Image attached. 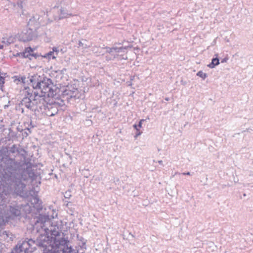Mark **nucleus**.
Wrapping results in <instances>:
<instances>
[{
  "label": "nucleus",
  "instance_id": "1",
  "mask_svg": "<svg viewBox=\"0 0 253 253\" xmlns=\"http://www.w3.org/2000/svg\"><path fill=\"white\" fill-rule=\"evenodd\" d=\"M40 78L39 76H34L30 80L33 88L36 90L35 95L40 97L49 96L51 90V81L45 78L42 80Z\"/></svg>",
  "mask_w": 253,
  "mask_h": 253
},
{
  "label": "nucleus",
  "instance_id": "2",
  "mask_svg": "<svg viewBox=\"0 0 253 253\" xmlns=\"http://www.w3.org/2000/svg\"><path fill=\"white\" fill-rule=\"evenodd\" d=\"M58 50L57 47H54L52 48V51H51L44 55H42V57L44 58H47L48 60L51 59V58L54 59L56 58V56L58 54Z\"/></svg>",
  "mask_w": 253,
  "mask_h": 253
},
{
  "label": "nucleus",
  "instance_id": "3",
  "mask_svg": "<svg viewBox=\"0 0 253 253\" xmlns=\"http://www.w3.org/2000/svg\"><path fill=\"white\" fill-rule=\"evenodd\" d=\"M33 49L31 47H28L25 49L22 54L24 57L29 58L31 56H33Z\"/></svg>",
  "mask_w": 253,
  "mask_h": 253
},
{
  "label": "nucleus",
  "instance_id": "4",
  "mask_svg": "<svg viewBox=\"0 0 253 253\" xmlns=\"http://www.w3.org/2000/svg\"><path fill=\"white\" fill-rule=\"evenodd\" d=\"M219 64V59L216 57L212 59L211 63L209 64L208 66L210 68H213L215 66L218 65Z\"/></svg>",
  "mask_w": 253,
  "mask_h": 253
},
{
  "label": "nucleus",
  "instance_id": "5",
  "mask_svg": "<svg viewBox=\"0 0 253 253\" xmlns=\"http://www.w3.org/2000/svg\"><path fill=\"white\" fill-rule=\"evenodd\" d=\"M197 75L198 76L201 77V78H202L204 80L207 77V74L206 73L203 72L202 71H199L197 73Z\"/></svg>",
  "mask_w": 253,
  "mask_h": 253
},
{
  "label": "nucleus",
  "instance_id": "6",
  "mask_svg": "<svg viewBox=\"0 0 253 253\" xmlns=\"http://www.w3.org/2000/svg\"><path fill=\"white\" fill-rule=\"evenodd\" d=\"M86 246L85 242L80 240V248L86 249Z\"/></svg>",
  "mask_w": 253,
  "mask_h": 253
},
{
  "label": "nucleus",
  "instance_id": "7",
  "mask_svg": "<svg viewBox=\"0 0 253 253\" xmlns=\"http://www.w3.org/2000/svg\"><path fill=\"white\" fill-rule=\"evenodd\" d=\"M144 121V120L143 119H142L139 122V124H138V127L139 128H141L142 127V122Z\"/></svg>",
  "mask_w": 253,
  "mask_h": 253
},
{
  "label": "nucleus",
  "instance_id": "8",
  "mask_svg": "<svg viewBox=\"0 0 253 253\" xmlns=\"http://www.w3.org/2000/svg\"><path fill=\"white\" fill-rule=\"evenodd\" d=\"M141 134V132L140 131L139 129H138V130H137V133L136 134L135 137H136L140 135Z\"/></svg>",
  "mask_w": 253,
  "mask_h": 253
},
{
  "label": "nucleus",
  "instance_id": "9",
  "mask_svg": "<svg viewBox=\"0 0 253 253\" xmlns=\"http://www.w3.org/2000/svg\"><path fill=\"white\" fill-rule=\"evenodd\" d=\"M4 79L2 77H0V81L2 82V84H3L4 83Z\"/></svg>",
  "mask_w": 253,
  "mask_h": 253
},
{
  "label": "nucleus",
  "instance_id": "10",
  "mask_svg": "<svg viewBox=\"0 0 253 253\" xmlns=\"http://www.w3.org/2000/svg\"><path fill=\"white\" fill-rule=\"evenodd\" d=\"M133 127L136 130H138V128H137V126L136 125H134Z\"/></svg>",
  "mask_w": 253,
  "mask_h": 253
},
{
  "label": "nucleus",
  "instance_id": "11",
  "mask_svg": "<svg viewBox=\"0 0 253 253\" xmlns=\"http://www.w3.org/2000/svg\"><path fill=\"white\" fill-rule=\"evenodd\" d=\"M183 174L184 175H190V172H187V173H183Z\"/></svg>",
  "mask_w": 253,
  "mask_h": 253
},
{
  "label": "nucleus",
  "instance_id": "12",
  "mask_svg": "<svg viewBox=\"0 0 253 253\" xmlns=\"http://www.w3.org/2000/svg\"><path fill=\"white\" fill-rule=\"evenodd\" d=\"M112 49L116 50V48H113L110 49L111 50H112Z\"/></svg>",
  "mask_w": 253,
  "mask_h": 253
},
{
  "label": "nucleus",
  "instance_id": "13",
  "mask_svg": "<svg viewBox=\"0 0 253 253\" xmlns=\"http://www.w3.org/2000/svg\"><path fill=\"white\" fill-rule=\"evenodd\" d=\"M53 115H54V114H52L50 116H53Z\"/></svg>",
  "mask_w": 253,
  "mask_h": 253
}]
</instances>
